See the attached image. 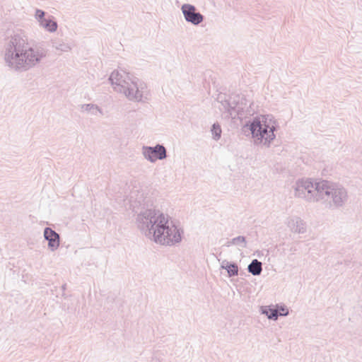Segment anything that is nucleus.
<instances>
[{
  "mask_svg": "<svg viewBox=\"0 0 362 362\" xmlns=\"http://www.w3.org/2000/svg\"><path fill=\"white\" fill-rule=\"evenodd\" d=\"M133 211L136 214L138 228L155 243L172 246L182 241L183 229L173 221L169 222V216L165 215L153 205L148 197H139L131 201Z\"/></svg>",
  "mask_w": 362,
  "mask_h": 362,
  "instance_id": "obj_1",
  "label": "nucleus"
},
{
  "mask_svg": "<svg viewBox=\"0 0 362 362\" xmlns=\"http://www.w3.org/2000/svg\"><path fill=\"white\" fill-rule=\"evenodd\" d=\"M48 53L44 42L30 45L22 32L11 35L5 47L4 60L8 66L16 71H27L40 64Z\"/></svg>",
  "mask_w": 362,
  "mask_h": 362,
  "instance_id": "obj_2",
  "label": "nucleus"
},
{
  "mask_svg": "<svg viewBox=\"0 0 362 362\" xmlns=\"http://www.w3.org/2000/svg\"><path fill=\"white\" fill-rule=\"evenodd\" d=\"M109 81L117 92L123 93L129 100L145 102L148 100L146 83L129 73L115 70Z\"/></svg>",
  "mask_w": 362,
  "mask_h": 362,
  "instance_id": "obj_3",
  "label": "nucleus"
},
{
  "mask_svg": "<svg viewBox=\"0 0 362 362\" xmlns=\"http://www.w3.org/2000/svg\"><path fill=\"white\" fill-rule=\"evenodd\" d=\"M277 128L276 122L269 115L257 116L243 127L244 131L247 129L250 132L255 144H262L266 147H269L276 138L274 132Z\"/></svg>",
  "mask_w": 362,
  "mask_h": 362,
  "instance_id": "obj_4",
  "label": "nucleus"
},
{
  "mask_svg": "<svg viewBox=\"0 0 362 362\" xmlns=\"http://www.w3.org/2000/svg\"><path fill=\"white\" fill-rule=\"evenodd\" d=\"M317 189L319 201L327 202L329 209L342 207L348 200L347 191L341 185L321 180Z\"/></svg>",
  "mask_w": 362,
  "mask_h": 362,
  "instance_id": "obj_5",
  "label": "nucleus"
},
{
  "mask_svg": "<svg viewBox=\"0 0 362 362\" xmlns=\"http://www.w3.org/2000/svg\"><path fill=\"white\" fill-rule=\"evenodd\" d=\"M251 105L252 103L248 105L247 100L245 97L237 94H233L228 100L221 102L224 112L228 114L227 116L233 119H238L240 120H243L252 114V111L250 110Z\"/></svg>",
  "mask_w": 362,
  "mask_h": 362,
  "instance_id": "obj_6",
  "label": "nucleus"
},
{
  "mask_svg": "<svg viewBox=\"0 0 362 362\" xmlns=\"http://www.w3.org/2000/svg\"><path fill=\"white\" fill-rule=\"evenodd\" d=\"M320 185V182L313 183L311 180H299L296 182L294 192L295 196L300 198H304L309 202H318V186Z\"/></svg>",
  "mask_w": 362,
  "mask_h": 362,
  "instance_id": "obj_7",
  "label": "nucleus"
},
{
  "mask_svg": "<svg viewBox=\"0 0 362 362\" xmlns=\"http://www.w3.org/2000/svg\"><path fill=\"white\" fill-rule=\"evenodd\" d=\"M144 157L151 163L158 160L165 159L168 156L167 150L163 144H158L154 146H144L142 147Z\"/></svg>",
  "mask_w": 362,
  "mask_h": 362,
  "instance_id": "obj_8",
  "label": "nucleus"
},
{
  "mask_svg": "<svg viewBox=\"0 0 362 362\" xmlns=\"http://www.w3.org/2000/svg\"><path fill=\"white\" fill-rule=\"evenodd\" d=\"M181 11L185 21L193 25L197 26L204 20V16L200 12L197 11L195 6L192 4H182Z\"/></svg>",
  "mask_w": 362,
  "mask_h": 362,
  "instance_id": "obj_9",
  "label": "nucleus"
},
{
  "mask_svg": "<svg viewBox=\"0 0 362 362\" xmlns=\"http://www.w3.org/2000/svg\"><path fill=\"white\" fill-rule=\"evenodd\" d=\"M43 235L45 240L48 242V248L51 251L57 250L60 245V235L55 230L49 227H46L44 229Z\"/></svg>",
  "mask_w": 362,
  "mask_h": 362,
  "instance_id": "obj_10",
  "label": "nucleus"
},
{
  "mask_svg": "<svg viewBox=\"0 0 362 362\" xmlns=\"http://www.w3.org/2000/svg\"><path fill=\"white\" fill-rule=\"evenodd\" d=\"M288 226L294 233H304L306 232L305 223L300 217H293L288 223Z\"/></svg>",
  "mask_w": 362,
  "mask_h": 362,
  "instance_id": "obj_11",
  "label": "nucleus"
},
{
  "mask_svg": "<svg viewBox=\"0 0 362 362\" xmlns=\"http://www.w3.org/2000/svg\"><path fill=\"white\" fill-rule=\"evenodd\" d=\"M39 25L49 33L55 32L58 28L57 22L54 20V16L52 15H47L45 19L40 21Z\"/></svg>",
  "mask_w": 362,
  "mask_h": 362,
  "instance_id": "obj_12",
  "label": "nucleus"
},
{
  "mask_svg": "<svg viewBox=\"0 0 362 362\" xmlns=\"http://www.w3.org/2000/svg\"><path fill=\"white\" fill-rule=\"evenodd\" d=\"M261 313L265 315L269 320H276L279 317V310L276 305H262L260 307Z\"/></svg>",
  "mask_w": 362,
  "mask_h": 362,
  "instance_id": "obj_13",
  "label": "nucleus"
},
{
  "mask_svg": "<svg viewBox=\"0 0 362 362\" xmlns=\"http://www.w3.org/2000/svg\"><path fill=\"white\" fill-rule=\"evenodd\" d=\"M221 269L226 270L228 277H233L238 275V266L234 262H228L226 259L222 261Z\"/></svg>",
  "mask_w": 362,
  "mask_h": 362,
  "instance_id": "obj_14",
  "label": "nucleus"
},
{
  "mask_svg": "<svg viewBox=\"0 0 362 362\" xmlns=\"http://www.w3.org/2000/svg\"><path fill=\"white\" fill-rule=\"evenodd\" d=\"M52 47L61 52H69L74 46L73 42H64L63 40L55 39L52 41Z\"/></svg>",
  "mask_w": 362,
  "mask_h": 362,
  "instance_id": "obj_15",
  "label": "nucleus"
},
{
  "mask_svg": "<svg viewBox=\"0 0 362 362\" xmlns=\"http://www.w3.org/2000/svg\"><path fill=\"white\" fill-rule=\"evenodd\" d=\"M247 271L253 276H259L262 272V263L257 259H254L247 266Z\"/></svg>",
  "mask_w": 362,
  "mask_h": 362,
  "instance_id": "obj_16",
  "label": "nucleus"
},
{
  "mask_svg": "<svg viewBox=\"0 0 362 362\" xmlns=\"http://www.w3.org/2000/svg\"><path fill=\"white\" fill-rule=\"evenodd\" d=\"M231 245H237L240 246L242 248H245L247 247V240L246 238L243 235H239L238 237L233 238L229 240H228L223 246L225 247H230Z\"/></svg>",
  "mask_w": 362,
  "mask_h": 362,
  "instance_id": "obj_17",
  "label": "nucleus"
},
{
  "mask_svg": "<svg viewBox=\"0 0 362 362\" xmlns=\"http://www.w3.org/2000/svg\"><path fill=\"white\" fill-rule=\"evenodd\" d=\"M211 132L214 140L218 141L220 139L221 136L222 130L220 124L218 122L212 124L211 128Z\"/></svg>",
  "mask_w": 362,
  "mask_h": 362,
  "instance_id": "obj_18",
  "label": "nucleus"
},
{
  "mask_svg": "<svg viewBox=\"0 0 362 362\" xmlns=\"http://www.w3.org/2000/svg\"><path fill=\"white\" fill-rule=\"evenodd\" d=\"M81 109L82 110L89 112L94 115H96L97 112H100V113L102 112L98 105L91 103L82 105Z\"/></svg>",
  "mask_w": 362,
  "mask_h": 362,
  "instance_id": "obj_19",
  "label": "nucleus"
},
{
  "mask_svg": "<svg viewBox=\"0 0 362 362\" xmlns=\"http://www.w3.org/2000/svg\"><path fill=\"white\" fill-rule=\"evenodd\" d=\"M47 15L48 14L43 10L37 8L35 10V18L37 21V22L40 23V21L45 19L47 16Z\"/></svg>",
  "mask_w": 362,
  "mask_h": 362,
  "instance_id": "obj_20",
  "label": "nucleus"
},
{
  "mask_svg": "<svg viewBox=\"0 0 362 362\" xmlns=\"http://www.w3.org/2000/svg\"><path fill=\"white\" fill-rule=\"evenodd\" d=\"M276 308L279 310V316L286 317L288 315L289 311L288 308L284 304H276Z\"/></svg>",
  "mask_w": 362,
  "mask_h": 362,
  "instance_id": "obj_21",
  "label": "nucleus"
},
{
  "mask_svg": "<svg viewBox=\"0 0 362 362\" xmlns=\"http://www.w3.org/2000/svg\"><path fill=\"white\" fill-rule=\"evenodd\" d=\"M66 288V284H64L62 286V289L63 291V293H62L63 296H65L64 291H65Z\"/></svg>",
  "mask_w": 362,
  "mask_h": 362,
  "instance_id": "obj_22",
  "label": "nucleus"
},
{
  "mask_svg": "<svg viewBox=\"0 0 362 362\" xmlns=\"http://www.w3.org/2000/svg\"><path fill=\"white\" fill-rule=\"evenodd\" d=\"M350 262H351V261H350V260H349V259H345V260H344V264H345V265L349 266V265Z\"/></svg>",
  "mask_w": 362,
  "mask_h": 362,
  "instance_id": "obj_23",
  "label": "nucleus"
}]
</instances>
